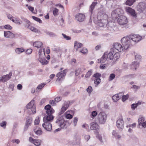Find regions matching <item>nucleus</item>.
<instances>
[{"mask_svg": "<svg viewBox=\"0 0 146 146\" xmlns=\"http://www.w3.org/2000/svg\"><path fill=\"white\" fill-rule=\"evenodd\" d=\"M108 16L106 14L98 13L97 16L98 24L100 27H106L109 30H111L112 27L110 26L112 25V23L108 21Z\"/></svg>", "mask_w": 146, "mask_h": 146, "instance_id": "obj_1", "label": "nucleus"}, {"mask_svg": "<svg viewBox=\"0 0 146 146\" xmlns=\"http://www.w3.org/2000/svg\"><path fill=\"white\" fill-rule=\"evenodd\" d=\"M44 109L46 110V113L48 115L46 117H44L43 121L51 123L54 118V117L52 115L54 113V110L49 104L46 105Z\"/></svg>", "mask_w": 146, "mask_h": 146, "instance_id": "obj_2", "label": "nucleus"}, {"mask_svg": "<svg viewBox=\"0 0 146 146\" xmlns=\"http://www.w3.org/2000/svg\"><path fill=\"white\" fill-rule=\"evenodd\" d=\"M131 41L129 36L128 37H123L121 38V42L124 48V52L127 51L131 47Z\"/></svg>", "mask_w": 146, "mask_h": 146, "instance_id": "obj_3", "label": "nucleus"}, {"mask_svg": "<svg viewBox=\"0 0 146 146\" xmlns=\"http://www.w3.org/2000/svg\"><path fill=\"white\" fill-rule=\"evenodd\" d=\"M107 115L104 112H101L97 115L96 118V121L100 124L104 125L106 122Z\"/></svg>", "mask_w": 146, "mask_h": 146, "instance_id": "obj_4", "label": "nucleus"}, {"mask_svg": "<svg viewBox=\"0 0 146 146\" xmlns=\"http://www.w3.org/2000/svg\"><path fill=\"white\" fill-rule=\"evenodd\" d=\"M118 23L123 27L127 28L128 27V19L127 17L124 15L120 16L117 19Z\"/></svg>", "mask_w": 146, "mask_h": 146, "instance_id": "obj_5", "label": "nucleus"}, {"mask_svg": "<svg viewBox=\"0 0 146 146\" xmlns=\"http://www.w3.org/2000/svg\"><path fill=\"white\" fill-rule=\"evenodd\" d=\"M56 123L61 128H66L70 125L67 121H65L62 118H58L56 120Z\"/></svg>", "mask_w": 146, "mask_h": 146, "instance_id": "obj_6", "label": "nucleus"}, {"mask_svg": "<svg viewBox=\"0 0 146 146\" xmlns=\"http://www.w3.org/2000/svg\"><path fill=\"white\" fill-rule=\"evenodd\" d=\"M35 104V101L34 100H32L26 106V108L29 109V111L31 110L33 113H36V109Z\"/></svg>", "mask_w": 146, "mask_h": 146, "instance_id": "obj_7", "label": "nucleus"}, {"mask_svg": "<svg viewBox=\"0 0 146 146\" xmlns=\"http://www.w3.org/2000/svg\"><path fill=\"white\" fill-rule=\"evenodd\" d=\"M113 48L115 50H117L118 52L121 53L123 52H124V48L122 45L119 43H115L113 45Z\"/></svg>", "mask_w": 146, "mask_h": 146, "instance_id": "obj_8", "label": "nucleus"}, {"mask_svg": "<svg viewBox=\"0 0 146 146\" xmlns=\"http://www.w3.org/2000/svg\"><path fill=\"white\" fill-rule=\"evenodd\" d=\"M12 74L10 72L8 74L1 76L0 77V82H7L11 78Z\"/></svg>", "mask_w": 146, "mask_h": 146, "instance_id": "obj_9", "label": "nucleus"}, {"mask_svg": "<svg viewBox=\"0 0 146 146\" xmlns=\"http://www.w3.org/2000/svg\"><path fill=\"white\" fill-rule=\"evenodd\" d=\"M131 40L135 42H138L142 39V37L139 35H129Z\"/></svg>", "mask_w": 146, "mask_h": 146, "instance_id": "obj_10", "label": "nucleus"}, {"mask_svg": "<svg viewBox=\"0 0 146 146\" xmlns=\"http://www.w3.org/2000/svg\"><path fill=\"white\" fill-rule=\"evenodd\" d=\"M123 11L122 9L119 8H116L111 13L112 16L115 18L117 17L119 15L122 13Z\"/></svg>", "mask_w": 146, "mask_h": 146, "instance_id": "obj_11", "label": "nucleus"}, {"mask_svg": "<svg viewBox=\"0 0 146 146\" xmlns=\"http://www.w3.org/2000/svg\"><path fill=\"white\" fill-rule=\"evenodd\" d=\"M117 126L120 130H122L124 128V123L121 118L118 119L116 122Z\"/></svg>", "mask_w": 146, "mask_h": 146, "instance_id": "obj_12", "label": "nucleus"}, {"mask_svg": "<svg viewBox=\"0 0 146 146\" xmlns=\"http://www.w3.org/2000/svg\"><path fill=\"white\" fill-rule=\"evenodd\" d=\"M4 35L5 38L11 39L13 38L15 36V34L9 31H4Z\"/></svg>", "mask_w": 146, "mask_h": 146, "instance_id": "obj_13", "label": "nucleus"}, {"mask_svg": "<svg viewBox=\"0 0 146 146\" xmlns=\"http://www.w3.org/2000/svg\"><path fill=\"white\" fill-rule=\"evenodd\" d=\"M42 124V127L47 131H50L52 129V125L50 123L48 122H43Z\"/></svg>", "mask_w": 146, "mask_h": 146, "instance_id": "obj_14", "label": "nucleus"}, {"mask_svg": "<svg viewBox=\"0 0 146 146\" xmlns=\"http://www.w3.org/2000/svg\"><path fill=\"white\" fill-rule=\"evenodd\" d=\"M66 72L64 70L58 73L56 75V76L58 77L57 80L60 81L62 80L63 78L65 76Z\"/></svg>", "mask_w": 146, "mask_h": 146, "instance_id": "obj_15", "label": "nucleus"}, {"mask_svg": "<svg viewBox=\"0 0 146 146\" xmlns=\"http://www.w3.org/2000/svg\"><path fill=\"white\" fill-rule=\"evenodd\" d=\"M29 141L31 143L33 144L36 146H39L42 142L41 140L40 139H34L31 137H29Z\"/></svg>", "mask_w": 146, "mask_h": 146, "instance_id": "obj_16", "label": "nucleus"}, {"mask_svg": "<svg viewBox=\"0 0 146 146\" xmlns=\"http://www.w3.org/2000/svg\"><path fill=\"white\" fill-rule=\"evenodd\" d=\"M125 11L127 13L130 14L133 17H136V15L135 13V11L133 9L129 7H128L125 8Z\"/></svg>", "mask_w": 146, "mask_h": 146, "instance_id": "obj_17", "label": "nucleus"}, {"mask_svg": "<svg viewBox=\"0 0 146 146\" xmlns=\"http://www.w3.org/2000/svg\"><path fill=\"white\" fill-rule=\"evenodd\" d=\"M75 17L76 20L77 21L79 22H82L84 20L85 16L82 14L78 13L76 14Z\"/></svg>", "mask_w": 146, "mask_h": 146, "instance_id": "obj_18", "label": "nucleus"}, {"mask_svg": "<svg viewBox=\"0 0 146 146\" xmlns=\"http://www.w3.org/2000/svg\"><path fill=\"white\" fill-rule=\"evenodd\" d=\"M115 52V50L112 48H111L109 53L108 52H105L104 53L107 54V58H108L110 60H113V55Z\"/></svg>", "mask_w": 146, "mask_h": 146, "instance_id": "obj_19", "label": "nucleus"}, {"mask_svg": "<svg viewBox=\"0 0 146 146\" xmlns=\"http://www.w3.org/2000/svg\"><path fill=\"white\" fill-rule=\"evenodd\" d=\"M99 126L98 124L96 123L92 122L90 124V129L92 130H96L99 131Z\"/></svg>", "mask_w": 146, "mask_h": 146, "instance_id": "obj_20", "label": "nucleus"}, {"mask_svg": "<svg viewBox=\"0 0 146 146\" xmlns=\"http://www.w3.org/2000/svg\"><path fill=\"white\" fill-rule=\"evenodd\" d=\"M32 122V119L31 118L29 117L27 119L24 130H27L29 127L31 125Z\"/></svg>", "mask_w": 146, "mask_h": 146, "instance_id": "obj_21", "label": "nucleus"}, {"mask_svg": "<svg viewBox=\"0 0 146 146\" xmlns=\"http://www.w3.org/2000/svg\"><path fill=\"white\" fill-rule=\"evenodd\" d=\"M69 106V103L68 102H65L63 104L61 109V114L63 113L67 109Z\"/></svg>", "mask_w": 146, "mask_h": 146, "instance_id": "obj_22", "label": "nucleus"}, {"mask_svg": "<svg viewBox=\"0 0 146 146\" xmlns=\"http://www.w3.org/2000/svg\"><path fill=\"white\" fill-rule=\"evenodd\" d=\"M107 54L104 53V55L100 59L98 60V62L101 63H103L105 62L106 60L107 59Z\"/></svg>", "mask_w": 146, "mask_h": 146, "instance_id": "obj_23", "label": "nucleus"}, {"mask_svg": "<svg viewBox=\"0 0 146 146\" xmlns=\"http://www.w3.org/2000/svg\"><path fill=\"white\" fill-rule=\"evenodd\" d=\"M85 70V68L83 66H81L77 68L75 71V73L76 76H78L82 72Z\"/></svg>", "mask_w": 146, "mask_h": 146, "instance_id": "obj_24", "label": "nucleus"}, {"mask_svg": "<svg viewBox=\"0 0 146 146\" xmlns=\"http://www.w3.org/2000/svg\"><path fill=\"white\" fill-rule=\"evenodd\" d=\"M139 66V63L137 61H134L132 62L130 65V68L136 70Z\"/></svg>", "mask_w": 146, "mask_h": 146, "instance_id": "obj_25", "label": "nucleus"}, {"mask_svg": "<svg viewBox=\"0 0 146 146\" xmlns=\"http://www.w3.org/2000/svg\"><path fill=\"white\" fill-rule=\"evenodd\" d=\"M122 93H119L118 94H116L113 96L112 99L114 102H116L121 98Z\"/></svg>", "mask_w": 146, "mask_h": 146, "instance_id": "obj_26", "label": "nucleus"}, {"mask_svg": "<svg viewBox=\"0 0 146 146\" xmlns=\"http://www.w3.org/2000/svg\"><path fill=\"white\" fill-rule=\"evenodd\" d=\"M44 57L38 58V60L42 65H46L48 63L49 61L46 60L44 58Z\"/></svg>", "mask_w": 146, "mask_h": 146, "instance_id": "obj_27", "label": "nucleus"}, {"mask_svg": "<svg viewBox=\"0 0 146 146\" xmlns=\"http://www.w3.org/2000/svg\"><path fill=\"white\" fill-rule=\"evenodd\" d=\"M38 58L44 57L45 55L44 49L43 48H41L38 51Z\"/></svg>", "mask_w": 146, "mask_h": 146, "instance_id": "obj_28", "label": "nucleus"}, {"mask_svg": "<svg viewBox=\"0 0 146 146\" xmlns=\"http://www.w3.org/2000/svg\"><path fill=\"white\" fill-rule=\"evenodd\" d=\"M112 134V135L116 139H119L121 137V136L118 133V131L116 130H113Z\"/></svg>", "mask_w": 146, "mask_h": 146, "instance_id": "obj_29", "label": "nucleus"}, {"mask_svg": "<svg viewBox=\"0 0 146 146\" xmlns=\"http://www.w3.org/2000/svg\"><path fill=\"white\" fill-rule=\"evenodd\" d=\"M120 54L119 52H116L115 51V52L114 53L113 55V61L115 62L119 58Z\"/></svg>", "mask_w": 146, "mask_h": 146, "instance_id": "obj_30", "label": "nucleus"}, {"mask_svg": "<svg viewBox=\"0 0 146 146\" xmlns=\"http://www.w3.org/2000/svg\"><path fill=\"white\" fill-rule=\"evenodd\" d=\"M99 131H97L95 132L96 138H98L101 142L102 143L103 142L102 137L101 135L99 134Z\"/></svg>", "mask_w": 146, "mask_h": 146, "instance_id": "obj_31", "label": "nucleus"}, {"mask_svg": "<svg viewBox=\"0 0 146 146\" xmlns=\"http://www.w3.org/2000/svg\"><path fill=\"white\" fill-rule=\"evenodd\" d=\"M43 44L42 42L40 41H36L33 44V46L34 47H36L37 48H41Z\"/></svg>", "mask_w": 146, "mask_h": 146, "instance_id": "obj_32", "label": "nucleus"}, {"mask_svg": "<svg viewBox=\"0 0 146 146\" xmlns=\"http://www.w3.org/2000/svg\"><path fill=\"white\" fill-rule=\"evenodd\" d=\"M21 19L25 22L24 25L25 27L28 28L31 26V23L30 21L24 18H21Z\"/></svg>", "mask_w": 146, "mask_h": 146, "instance_id": "obj_33", "label": "nucleus"}, {"mask_svg": "<svg viewBox=\"0 0 146 146\" xmlns=\"http://www.w3.org/2000/svg\"><path fill=\"white\" fill-rule=\"evenodd\" d=\"M82 44L77 41H75L74 43V48L77 50L78 49L82 46Z\"/></svg>", "mask_w": 146, "mask_h": 146, "instance_id": "obj_34", "label": "nucleus"}, {"mask_svg": "<svg viewBox=\"0 0 146 146\" xmlns=\"http://www.w3.org/2000/svg\"><path fill=\"white\" fill-rule=\"evenodd\" d=\"M70 111H67L64 114L65 117L67 119H70L73 117V115L70 114Z\"/></svg>", "mask_w": 146, "mask_h": 146, "instance_id": "obj_35", "label": "nucleus"}, {"mask_svg": "<svg viewBox=\"0 0 146 146\" xmlns=\"http://www.w3.org/2000/svg\"><path fill=\"white\" fill-rule=\"evenodd\" d=\"M25 50L23 48H16L15 50L16 53L19 54L24 52Z\"/></svg>", "mask_w": 146, "mask_h": 146, "instance_id": "obj_36", "label": "nucleus"}, {"mask_svg": "<svg viewBox=\"0 0 146 146\" xmlns=\"http://www.w3.org/2000/svg\"><path fill=\"white\" fill-rule=\"evenodd\" d=\"M34 131L35 133L38 135H40L42 134L41 129L39 128H36L34 129Z\"/></svg>", "mask_w": 146, "mask_h": 146, "instance_id": "obj_37", "label": "nucleus"}, {"mask_svg": "<svg viewBox=\"0 0 146 146\" xmlns=\"http://www.w3.org/2000/svg\"><path fill=\"white\" fill-rule=\"evenodd\" d=\"M145 117L143 115H140L138 119V124L145 121Z\"/></svg>", "mask_w": 146, "mask_h": 146, "instance_id": "obj_38", "label": "nucleus"}, {"mask_svg": "<svg viewBox=\"0 0 146 146\" xmlns=\"http://www.w3.org/2000/svg\"><path fill=\"white\" fill-rule=\"evenodd\" d=\"M97 4V2H94L92 3L90 7V12L91 13L92 12L95 6Z\"/></svg>", "mask_w": 146, "mask_h": 146, "instance_id": "obj_39", "label": "nucleus"}, {"mask_svg": "<svg viewBox=\"0 0 146 146\" xmlns=\"http://www.w3.org/2000/svg\"><path fill=\"white\" fill-rule=\"evenodd\" d=\"M12 21L17 24L20 25L21 24L19 21V19L18 18L14 17L13 19L12 20Z\"/></svg>", "mask_w": 146, "mask_h": 146, "instance_id": "obj_40", "label": "nucleus"}, {"mask_svg": "<svg viewBox=\"0 0 146 146\" xmlns=\"http://www.w3.org/2000/svg\"><path fill=\"white\" fill-rule=\"evenodd\" d=\"M109 64L108 63L105 64H101L100 66V68L102 69H105L107 68L109 66Z\"/></svg>", "mask_w": 146, "mask_h": 146, "instance_id": "obj_41", "label": "nucleus"}, {"mask_svg": "<svg viewBox=\"0 0 146 146\" xmlns=\"http://www.w3.org/2000/svg\"><path fill=\"white\" fill-rule=\"evenodd\" d=\"M46 84L44 83H42L39 84L38 86L36 89V91L37 92L38 91V90H40L42 89Z\"/></svg>", "mask_w": 146, "mask_h": 146, "instance_id": "obj_42", "label": "nucleus"}, {"mask_svg": "<svg viewBox=\"0 0 146 146\" xmlns=\"http://www.w3.org/2000/svg\"><path fill=\"white\" fill-rule=\"evenodd\" d=\"M135 1V0H127L126 2V4L129 6H131Z\"/></svg>", "mask_w": 146, "mask_h": 146, "instance_id": "obj_43", "label": "nucleus"}, {"mask_svg": "<svg viewBox=\"0 0 146 146\" xmlns=\"http://www.w3.org/2000/svg\"><path fill=\"white\" fill-rule=\"evenodd\" d=\"M40 117V115L36 117L34 121V124L35 125H38L39 124Z\"/></svg>", "mask_w": 146, "mask_h": 146, "instance_id": "obj_44", "label": "nucleus"}, {"mask_svg": "<svg viewBox=\"0 0 146 146\" xmlns=\"http://www.w3.org/2000/svg\"><path fill=\"white\" fill-rule=\"evenodd\" d=\"M28 29H29L32 31L34 32L38 33V30L37 29L31 25L28 28Z\"/></svg>", "mask_w": 146, "mask_h": 146, "instance_id": "obj_45", "label": "nucleus"}, {"mask_svg": "<svg viewBox=\"0 0 146 146\" xmlns=\"http://www.w3.org/2000/svg\"><path fill=\"white\" fill-rule=\"evenodd\" d=\"M101 74L99 73H97L93 75V77L94 78V80L98 78H100Z\"/></svg>", "mask_w": 146, "mask_h": 146, "instance_id": "obj_46", "label": "nucleus"}, {"mask_svg": "<svg viewBox=\"0 0 146 146\" xmlns=\"http://www.w3.org/2000/svg\"><path fill=\"white\" fill-rule=\"evenodd\" d=\"M135 59L137 62H139L141 60V56L139 54H136L135 55Z\"/></svg>", "mask_w": 146, "mask_h": 146, "instance_id": "obj_47", "label": "nucleus"}, {"mask_svg": "<svg viewBox=\"0 0 146 146\" xmlns=\"http://www.w3.org/2000/svg\"><path fill=\"white\" fill-rule=\"evenodd\" d=\"M92 70H89L86 74L85 77L86 78H89L91 75L92 74Z\"/></svg>", "mask_w": 146, "mask_h": 146, "instance_id": "obj_48", "label": "nucleus"}, {"mask_svg": "<svg viewBox=\"0 0 146 146\" xmlns=\"http://www.w3.org/2000/svg\"><path fill=\"white\" fill-rule=\"evenodd\" d=\"M115 77V75L114 74H111L110 75L108 80L109 81L112 80Z\"/></svg>", "mask_w": 146, "mask_h": 146, "instance_id": "obj_49", "label": "nucleus"}, {"mask_svg": "<svg viewBox=\"0 0 146 146\" xmlns=\"http://www.w3.org/2000/svg\"><path fill=\"white\" fill-rule=\"evenodd\" d=\"M101 82V80L100 78H98L94 80V83L97 85H98Z\"/></svg>", "mask_w": 146, "mask_h": 146, "instance_id": "obj_50", "label": "nucleus"}, {"mask_svg": "<svg viewBox=\"0 0 146 146\" xmlns=\"http://www.w3.org/2000/svg\"><path fill=\"white\" fill-rule=\"evenodd\" d=\"M93 90L92 87L91 86H89L86 89L87 92L89 94L91 93Z\"/></svg>", "mask_w": 146, "mask_h": 146, "instance_id": "obj_51", "label": "nucleus"}, {"mask_svg": "<svg viewBox=\"0 0 146 146\" xmlns=\"http://www.w3.org/2000/svg\"><path fill=\"white\" fill-rule=\"evenodd\" d=\"M5 29L7 30H11L12 29V27L9 25H6L4 26Z\"/></svg>", "mask_w": 146, "mask_h": 146, "instance_id": "obj_52", "label": "nucleus"}, {"mask_svg": "<svg viewBox=\"0 0 146 146\" xmlns=\"http://www.w3.org/2000/svg\"><path fill=\"white\" fill-rule=\"evenodd\" d=\"M33 19L35 21L38 22L39 23H42V21L38 18L36 17L35 16H33Z\"/></svg>", "mask_w": 146, "mask_h": 146, "instance_id": "obj_53", "label": "nucleus"}, {"mask_svg": "<svg viewBox=\"0 0 146 146\" xmlns=\"http://www.w3.org/2000/svg\"><path fill=\"white\" fill-rule=\"evenodd\" d=\"M129 97V95L127 94L123 96L122 97V101L124 102Z\"/></svg>", "mask_w": 146, "mask_h": 146, "instance_id": "obj_54", "label": "nucleus"}, {"mask_svg": "<svg viewBox=\"0 0 146 146\" xmlns=\"http://www.w3.org/2000/svg\"><path fill=\"white\" fill-rule=\"evenodd\" d=\"M97 112L96 111H93L91 113V117H96L97 115Z\"/></svg>", "mask_w": 146, "mask_h": 146, "instance_id": "obj_55", "label": "nucleus"}, {"mask_svg": "<svg viewBox=\"0 0 146 146\" xmlns=\"http://www.w3.org/2000/svg\"><path fill=\"white\" fill-rule=\"evenodd\" d=\"M62 35L63 36V38L67 40H70L71 39V38L70 36H67L64 34L62 33Z\"/></svg>", "mask_w": 146, "mask_h": 146, "instance_id": "obj_56", "label": "nucleus"}, {"mask_svg": "<svg viewBox=\"0 0 146 146\" xmlns=\"http://www.w3.org/2000/svg\"><path fill=\"white\" fill-rule=\"evenodd\" d=\"M87 50L85 48H84L80 51V52L84 54H86L87 52Z\"/></svg>", "mask_w": 146, "mask_h": 146, "instance_id": "obj_57", "label": "nucleus"}, {"mask_svg": "<svg viewBox=\"0 0 146 146\" xmlns=\"http://www.w3.org/2000/svg\"><path fill=\"white\" fill-rule=\"evenodd\" d=\"M58 10L56 9L55 8L53 11V14L54 16H56L58 15Z\"/></svg>", "mask_w": 146, "mask_h": 146, "instance_id": "obj_58", "label": "nucleus"}, {"mask_svg": "<svg viewBox=\"0 0 146 146\" xmlns=\"http://www.w3.org/2000/svg\"><path fill=\"white\" fill-rule=\"evenodd\" d=\"M136 123H134L132 124H130L128 125H127L126 126V127H131L132 128H135L136 127Z\"/></svg>", "mask_w": 146, "mask_h": 146, "instance_id": "obj_59", "label": "nucleus"}, {"mask_svg": "<svg viewBox=\"0 0 146 146\" xmlns=\"http://www.w3.org/2000/svg\"><path fill=\"white\" fill-rule=\"evenodd\" d=\"M26 6L28 7V9L31 11L33 13H34L33 12V11L34 9V7L30 6H28V5H26Z\"/></svg>", "mask_w": 146, "mask_h": 146, "instance_id": "obj_60", "label": "nucleus"}, {"mask_svg": "<svg viewBox=\"0 0 146 146\" xmlns=\"http://www.w3.org/2000/svg\"><path fill=\"white\" fill-rule=\"evenodd\" d=\"M122 66L124 69H128V67L129 65L128 64L126 63L125 62H123L122 65Z\"/></svg>", "mask_w": 146, "mask_h": 146, "instance_id": "obj_61", "label": "nucleus"}, {"mask_svg": "<svg viewBox=\"0 0 146 146\" xmlns=\"http://www.w3.org/2000/svg\"><path fill=\"white\" fill-rule=\"evenodd\" d=\"M78 120V119L77 117H75L74 118L73 120V123L74 124V126H76Z\"/></svg>", "mask_w": 146, "mask_h": 146, "instance_id": "obj_62", "label": "nucleus"}, {"mask_svg": "<svg viewBox=\"0 0 146 146\" xmlns=\"http://www.w3.org/2000/svg\"><path fill=\"white\" fill-rule=\"evenodd\" d=\"M139 126H141L142 127L145 128L146 127V121H145L139 124Z\"/></svg>", "mask_w": 146, "mask_h": 146, "instance_id": "obj_63", "label": "nucleus"}, {"mask_svg": "<svg viewBox=\"0 0 146 146\" xmlns=\"http://www.w3.org/2000/svg\"><path fill=\"white\" fill-rule=\"evenodd\" d=\"M33 51L32 49L30 48L27 49L26 51V53L27 54H30Z\"/></svg>", "mask_w": 146, "mask_h": 146, "instance_id": "obj_64", "label": "nucleus"}]
</instances>
